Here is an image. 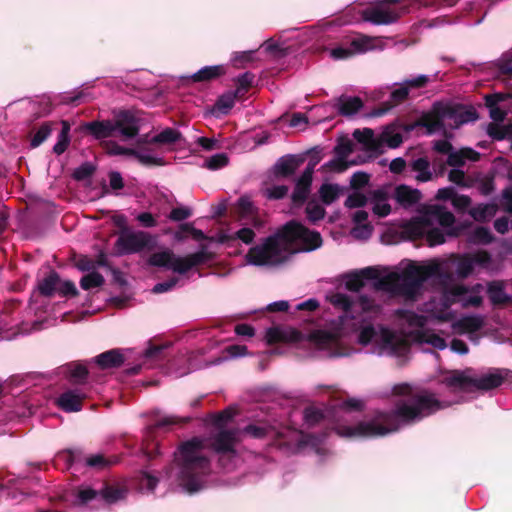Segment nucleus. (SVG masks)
I'll return each mask as SVG.
<instances>
[{"label":"nucleus","mask_w":512,"mask_h":512,"mask_svg":"<svg viewBox=\"0 0 512 512\" xmlns=\"http://www.w3.org/2000/svg\"><path fill=\"white\" fill-rule=\"evenodd\" d=\"M435 267H426L411 262L401 273L392 272L379 280L381 288L392 291L406 298H414L421 290L423 283L432 278Z\"/></svg>","instance_id":"obj_3"},{"label":"nucleus","mask_w":512,"mask_h":512,"mask_svg":"<svg viewBox=\"0 0 512 512\" xmlns=\"http://www.w3.org/2000/svg\"><path fill=\"white\" fill-rule=\"evenodd\" d=\"M246 258L256 266H278L287 262L290 255L281 228L266 237L261 244L251 247Z\"/></svg>","instance_id":"obj_4"},{"label":"nucleus","mask_w":512,"mask_h":512,"mask_svg":"<svg viewBox=\"0 0 512 512\" xmlns=\"http://www.w3.org/2000/svg\"><path fill=\"white\" fill-rule=\"evenodd\" d=\"M57 292L62 297H75L78 295V290L71 280L61 281L57 287Z\"/></svg>","instance_id":"obj_64"},{"label":"nucleus","mask_w":512,"mask_h":512,"mask_svg":"<svg viewBox=\"0 0 512 512\" xmlns=\"http://www.w3.org/2000/svg\"><path fill=\"white\" fill-rule=\"evenodd\" d=\"M379 276L378 271L373 267H366L360 272L351 273L347 276L345 286L351 292H358L364 286V280H374Z\"/></svg>","instance_id":"obj_21"},{"label":"nucleus","mask_w":512,"mask_h":512,"mask_svg":"<svg viewBox=\"0 0 512 512\" xmlns=\"http://www.w3.org/2000/svg\"><path fill=\"white\" fill-rule=\"evenodd\" d=\"M235 100L231 93L221 95L214 104V110L221 114H228L233 108Z\"/></svg>","instance_id":"obj_51"},{"label":"nucleus","mask_w":512,"mask_h":512,"mask_svg":"<svg viewBox=\"0 0 512 512\" xmlns=\"http://www.w3.org/2000/svg\"><path fill=\"white\" fill-rule=\"evenodd\" d=\"M429 246H436L445 242V234L439 229L430 227L427 229L425 236Z\"/></svg>","instance_id":"obj_59"},{"label":"nucleus","mask_w":512,"mask_h":512,"mask_svg":"<svg viewBox=\"0 0 512 512\" xmlns=\"http://www.w3.org/2000/svg\"><path fill=\"white\" fill-rule=\"evenodd\" d=\"M215 257L213 252L207 250L206 245H201L200 250L180 257L176 262L175 272L179 274H185L193 267L206 264L212 261Z\"/></svg>","instance_id":"obj_13"},{"label":"nucleus","mask_w":512,"mask_h":512,"mask_svg":"<svg viewBox=\"0 0 512 512\" xmlns=\"http://www.w3.org/2000/svg\"><path fill=\"white\" fill-rule=\"evenodd\" d=\"M494 237L487 227H476L469 236V241L474 244H490Z\"/></svg>","instance_id":"obj_45"},{"label":"nucleus","mask_w":512,"mask_h":512,"mask_svg":"<svg viewBox=\"0 0 512 512\" xmlns=\"http://www.w3.org/2000/svg\"><path fill=\"white\" fill-rule=\"evenodd\" d=\"M70 366L72 367L70 377L74 379V382L79 384L84 383L89 374L87 367L80 363H72Z\"/></svg>","instance_id":"obj_57"},{"label":"nucleus","mask_w":512,"mask_h":512,"mask_svg":"<svg viewBox=\"0 0 512 512\" xmlns=\"http://www.w3.org/2000/svg\"><path fill=\"white\" fill-rule=\"evenodd\" d=\"M330 302L334 307L340 308L345 312L350 311L353 305V301L351 300V298L343 293H336L332 295L330 298Z\"/></svg>","instance_id":"obj_55"},{"label":"nucleus","mask_w":512,"mask_h":512,"mask_svg":"<svg viewBox=\"0 0 512 512\" xmlns=\"http://www.w3.org/2000/svg\"><path fill=\"white\" fill-rule=\"evenodd\" d=\"M84 128L96 139H104L116 135L113 120L87 122Z\"/></svg>","instance_id":"obj_25"},{"label":"nucleus","mask_w":512,"mask_h":512,"mask_svg":"<svg viewBox=\"0 0 512 512\" xmlns=\"http://www.w3.org/2000/svg\"><path fill=\"white\" fill-rule=\"evenodd\" d=\"M310 339L315 343L319 348H330L336 345L338 338L337 336L329 331L325 330H316L310 335Z\"/></svg>","instance_id":"obj_36"},{"label":"nucleus","mask_w":512,"mask_h":512,"mask_svg":"<svg viewBox=\"0 0 512 512\" xmlns=\"http://www.w3.org/2000/svg\"><path fill=\"white\" fill-rule=\"evenodd\" d=\"M450 261L451 263H454V271L461 279L467 278L474 270L471 255L455 256Z\"/></svg>","instance_id":"obj_32"},{"label":"nucleus","mask_w":512,"mask_h":512,"mask_svg":"<svg viewBox=\"0 0 512 512\" xmlns=\"http://www.w3.org/2000/svg\"><path fill=\"white\" fill-rule=\"evenodd\" d=\"M349 167V163L346 161V159L341 158L339 156H336L335 158L331 159L327 163H325L322 168L325 170L335 171V172H344Z\"/></svg>","instance_id":"obj_63"},{"label":"nucleus","mask_w":512,"mask_h":512,"mask_svg":"<svg viewBox=\"0 0 512 512\" xmlns=\"http://www.w3.org/2000/svg\"><path fill=\"white\" fill-rule=\"evenodd\" d=\"M96 171V166L90 162H85L77 167L72 176L76 181H83L90 178Z\"/></svg>","instance_id":"obj_53"},{"label":"nucleus","mask_w":512,"mask_h":512,"mask_svg":"<svg viewBox=\"0 0 512 512\" xmlns=\"http://www.w3.org/2000/svg\"><path fill=\"white\" fill-rule=\"evenodd\" d=\"M433 226L431 219L424 213L403 226V234L410 240H419L426 236L427 229Z\"/></svg>","instance_id":"obj_15"},{"label":"nucleus","mask_w":512,"mask_h":512,"mask_svg":"<svg viewBox=\"0 0 512 512\" xmlns=\"http://www.w3.org/2000/svg\"><path fill=\"white\" fill-rule=\"evenodd\" d=\"M87 467L93 468L95 470H103L109 467L112 462L106 458L103 454H95L91 456H84L82 463Z\"/></svg>","instance_id":"obj_47"},{"label":"nucleus","mask_w":512,"mask_h":512,"mask_svg":"<svg viewBox=\"0 0 512 512\" xmlns=\"http://www.w3.org/2000/svg\"><path fill=\"white\" fill-rule=\"evenodd\" d=\"M363 101L360 97L340 96L337 100L338 113L342 116H352L363 107Z\"/></svg>","instance_id":"obj_28"},{"label":"nucleus","mask_w":512,"mask_h":512,"mask_svg":"<svg viewBox=\"0 0 512 512\" xmlns=\"http://www.w3.org/2000/svg\"><path fill=\"white\" fill-rule=\"evenodd\" d=\"M228 156L225 153H218L206 160V167L210 170H217L228 164Z\"/></svg>","instance_id":"obj_62"},{"label":"nucleus","mask_w":512,"mask_h":512,"mask_svg":"<svg viewBox=\"0 0 512 512\" xmlns=\"http://www.w3.org/2000/svg\"><path fill=\"white\" fill-rule=\"evenodd\" d=\"M182 138L181 132L174 128H165L157 135L153 136L150 141L152 144L170 145L180 141Z\"/></svg>","instance_id":"obj_38"},{"label":"nucleus","mask_w":512,"mask_h":512,"mask_svg":"<svg viewBox=\"0 0 512 512\" xmlns=\"http://www.w3.org/2000/svg\"><path fill=\"white\" fill-rule=\"evenodd\" d=\"M377 41H379V39L376 37L361 35L360 37L354 38L350 42V46L352 47L355 55L359 53H365L367 51L377 48Z\"/></svg>","instance_id":"obj_39"},{"label":"nucleus","mask_w":512,"mask_h":512,"mask_svg":"<svg viewBox=\"0 0 512 512\" xmlns=\"http://www.w3.org/2000/svg\"><path fill=\"white\" fill-rule=\"evenodd\" d=\"M418 339L437 349H444L447 346L445 339L435 333L418 332Z\"/></svg>","instance_id":"obj_50"},{"label":"nucleus","mask_w":512,"mask_h":512,"mask_svg":"<svg viewBox=\"0 0 512 512\" xmlns=\"http://www.w3.org/2000/svg\"><path fill=\"white\" fill-rule=\"evenodd\" d=\"M126 493L127 491L121 487L107 485L100 491V496L105 502L112 504L124 499Z\"/></svg>","instance_id":"obj_41"},{"label":"nucleus","mask_w":512,"mask_h":512,"mask_svg":"<svg viewBox=\"0 0 512 512\" xmlns=\"http://www.w3.org/2000/svg\"><path fill=\"white\" fill-rule=\"evenodd\" d=\"M486 132L495 141L510 140L512 139V124L499 125L498 123L491 122L488 124Z\"/></svg>","instance_id":"obj_33"},{"label":"nucleus","mask_w":512,"mask_h":512,"mask_svg":"<svg viewBox=\"0 0 512 512\" xmlns=\"http://www.w3.org/2000/svg\"><path fill=\"white\" fill-rule=\"evenodd\" d=\"M95 364L102 370L116 369L125 362V356L118 348L100 353L94 359Z\"/></svg>","instance_id":"obj_19"},{"label":"nucleus","mask_w":512,"mask_h":512,"mask_svg":"<svg viewBox=\"0 0 512 512\" xmlns=\"http://www.w3.org/2000/svg\"><path fill=\"white\" fill-rule=\"evenodd\" d=\"M393 395L402 396L389 411H376L370 420L341 429L343 436L379 437L396 432L401 425H412L445 408L436 395L427 390L414 391L410 384H397L392 389Z\"/></svg>","instance_id":"obj_1"},{"label":"nucleus","mask_w":512,"mask_h":512,"mask_svg":"<svg viewBox=\"0 0 512 512\" xmlns=\"http://www.w3.org/2000/svg\"><path fill=\"white\" fill-rule=\"evenodd\" d=\"M457 326L465 332L474 333L483 326V319L480 316H466L457 322Z\"/></svg>","instance_id":"obj_44"},{"label":"nucleus","mask_w":512,"mask_h":512,"mask_svg":"<svg viewBox=\"0 0 512 512\" xmlns=\"http://www.w3.org/2000/svg\"><path fill=\"white\" fill-rule=\"evenodd\" d=\"M400 1L380 0L374 5L361 10V19L374 25H390L395 23L405 12V9L395 7Z\"/></svg>","instance_id":"obj_6"},{"label":"nucleus","mask_w":512,"mask_h":512,"mask_svg":"<svg viewBox=\"0 0 512 512\" xmlns=\"http://www.w3.org/2000/svg\"><path fill=\"white\" fill-rule=\"evenodd\" d=\"M52 127L50 122L43 123L31 139L30 145L32 148L40 146L51 134Z\"/></svg>","instance_id":"obj_49"},{"label":"nucleus","mask_w":512,"mask_h":512,"mask_svg":"<svg viewBox=\"0 0 512 512\" xmlns=\"http://www.w3.org/2000/svg\"><path fill=\"white\" fill-rule=\"evenodd\" d=\"M444 103L435 102L428 112H424L418 119L417 124L424 127L428 134H432L444 127Z\"/></svg>","instance_id":"obj_14"},{"label":"nucleus","mask_w":512,"mask_h":512,"mask_svg":"<svg viewBox=\"0 0 512 512\" xmlns=\"http://www.w3.org/2000/svg\"><path fill=\"white\" fill-rule=\"evenodd\" d=\"M304 158L299 155L287 154L280 157L269 171L271 181L292 177L303 164Z\"/></svg>","instance_id":"obj_10"},{"label":"nucleus","mask_w":512,"mask_h":512,"mask_svg":"<svg viewBox=\"0 0 512 512\" xmlns=\"http://www.w3.org/2000/svg\"><path fill=\"white\" fill-rule=\"evenodd\" d=\"M203 442L197 437L183 442L174 452L173 462L166 468L175 477L179 485L188 493L199 492L205 487V478L210 473V460L202 454Z\"/></svg>","instance_id":"obj_2"},{"label":"nucleus","mask_w":512,"mask_h":512,"mask_svg":"<svg viewBox=\"0 0 512 512\" xmlns=\"http://www.w3.org/2000/svg\"><path fill=\"white\" fill-rule=\"evenodd\" d=\"M444 110L445 119L453 121V124L450 126L454 129L459 128L463 124L475 122L479 118L477 110L471 105L444 103Z\"/></svg>","instance_id":"obj_11"},{"label":"nucleus","mask_w":512,"mask_h":512,"mask_svg":"<svg viewBox=\"0 0 512 512\" xmlns=\"http://www.w3.org/2000/svg\"><path fill=\"white\" fill-rule=\"evenodd\" d=\"M192 417H179V416H165L157 420L153 425L147 427L143 442L142 451L148 461H152L161 456L160 444L156 440V433L158 429L164 428L170 425H184L189 423Z\"/></svg>","instance_id":"obj_8"},{"label":"nucleus","mask_w":512,"mask_h":512,"mask_svg":"<svg viewBox=\"0 0 512 512\" xmlns=\"http://www.w3.org/2000/svg\"><path fill=\"white\" fill-rule=\"evenodd\" d=\"M86 394L80 390H67L57 398L58 407L64 412H78L82 409Z\"/></svg>","instance_id":"obj_16"},{"label":"nucleus","mask_w":512,"mask_h":512,"mask_svg":"<svg viewBox=\"0 0 512 512\" xmlns=\"http://www.w3.org/2000/svg\"><path fill=\"white\" fill-rule=\"evenodd\" d=\"M398 314L409 324V326L422 328L426 324V318L415 312L399 310Z\"/></svg>","instance_id":"obj_52"},{"label":"nucleus","mask_w":512,"mask_h":512,"mask_svg":"<svg viewBox=\"0 0 512 512\" xmlns=\"http://www.w3.org/2000/svg\"><path fill=\"white\" fill-rule=\"evenodd\" d=\"M310 191V186L296 182L294 190L291 195L292 204L295 207L302 206L307 201Z\"/></svg>","instance_id":"obj_43"},{"label":"nucleus","mask_w":512,"mask_h":512,"mask_svg":"<svg viewBox=\"0 0 512 512\" xmlns=\"http://www.w3.org/2000/svg\"><path fill=\"white\" fill-rule=\"evenodd\" d=\"M233 416V411L228 408L219 413L211 414L210 419L215 427L222 428L233 418Z\"/></svg>","instance_id":"obj_56"},{"label":"nucleus","mask_w":512,"mask_h":512,"mask_svg":"<svg viewBox=\"0 0 512 512\" xmlns=\"http://www.w3.org/2000/svg\"><path fill=\"white\" fill-rule=\"evenodd\" d=\"M136 150L137 149L134 148L123 147L114 141L107 144V153L113 156L124 155L134 157L136 155Z\"/></svg>","instance_id":"obj_58"},{"label":"nucleus","mask_w":512,"mask_h":512,"mask_svg":"<svg viewBox=\"0 0 512 512\" xmlns=\"http://www.w3.org/2000/svg\"><path fill=\"white\" fill-rule=\"evenodd\" d=\"M156 245L153 236L145 231H120L114 244L115 254L118 256L139 253L143 250H152Z\"/></svg>","instance_id":"obj_7"},{"label":"nucleus","mask_w":512,"mask_h":512,"mask_svg":"<svg viewBox=\"0 0 512 512\" xmlns=\"http://www.w3.org/2000/svg\"><path fill=\"white\" fill-rule=\"evenodd\" d=\"M226 72L225 65L205 66L192 74L189 79L194 83H206L219 79Z\"/></svg>","instance_id":"obj_23"},{"label":"nucleus","mask_w":512,"mask_h":512,"mask_svg":"<svg viewBox=\"0 0 512 512\" xmlns=\"http://www.w3.org/2000/svg\"><path fill=\"white\" fill-rule=\"evenodd\" d=\"M411 169L419 174L416 176L417 181L427 182L432 179V173L430 171V162L426 157H420L412 161Z\"/></svg>","instance_id":"obj_37"},{"label":"nucleus","mask_w":512,"mask_h":512,"mask_svg":"<svg viewBox=\"0 0 512 512\" xmlns=\"http://www.w3.org/2000/svg\"><path fill=\"white\" fill-rule=\"evenodd\" d=\"M426 215L437 222L444 228H446V235L450 237H457L461 234L463 229L462 226H455V216L452 212L448 211L445 207L439 205H433L427 208Z\"/></svg>","instance_id":"obj_12"},{"label":"nucleus","mask_w":512,"mask_h":512,"mask_svg":"<svg viewBox=\"0 0 512 512\" xmlns=\"http://www.w3.org/2000/svg\"><path fill=\"white\" fill-rule=\"evenodd\" d=\"M242 432L245 434H248L249 436H251L252 438H255V439H263L268 436L276 435L278 443H279V447L282 448L283 446L286 445V442L282 440V437H283L282 434L275 432L274 428L270 425H266L263 423L249 424L246 427H244Z\"/></svg>","instance_id":"obj_26"},{"label":"nucleus","mask_w":512,"mask_h":512,"mask_svg":"<svg viewBox=\"0 0 512 512\" xmlns=\"http://www.w3.org/2000/svg\"><path fill=\"white\" fill-rule=\"evenodd\" d=\"M454 263H451V261L447 263H440L437 260H432L428 264H426V267H435L436 271L432 275V278H438L441 280L442 283H448L454 280Z\"/></svg>","instance_id":"obj_31"},{"label":"nucleus","mask_w":512,"mask_h":512,"mask_svg":"<svg viewBox=\"0 0 512 512\" xmlns=\"http://www.w3.org/2000/svg\"><path fill=\"white\" fill-rule=\"evenodd\" d=\"M83 459L84 454L81 449H66L55 455L53 465L57 469L67 470L74 464H81Z\"/></svg>","instance_id":"obj_20"},{"label":"nucleus","mask_w":512,"mask_h":512,"mask_svg":"<svg viewBox=\"0 0 512 512\" xmlns=\"http://www.w3.org/2000/svg\"><path fill=\"white\" fill-rule=\"evenodd\" d=\"M497 212V206L495 204H482L473 208L470 211V215L476 221H484L487 218L493 217Z\"/></svg>","instance_id":"obj_46"},{"label":"nucleus","mask_w":512,"mask_h":512,"mask_svg":"<svg viewBox=\"0 0 512 512\" xmlns=\"http://www.w3.org/2000/svg\"><path fill=\"white\" fill-rule=\"evenodd\" d=\"M395 198L401 205L411 206L420 201L421 192L407 185H399L395 189Z\"/></svg>","instance_id":"obj_30"},{"label":"nucleus","mask_w":512,"mask_h":512,"mask_svg":"<svg viewBox=\"0 0 512 512\" xmlns=\"http://www.w3.org/2000/svg\"><path fill=\"white\" fill-rule=\"evenodd\" d=\"M289 188L286 185H274L266 188L264 195L270 200L283 199L288 194Z\"/></svg>","instance_id":"obj_60"},{"label":"nucleus","mask_w":512,"mask_h":512,"mask_svg":"<svg viewBox=\"0 0 512 512\" xmlns=\"http://www.w3.org/2000/svg\"><path fill=\"white\" fill-rule=\"evenodd\" d=\"M343 189L338 184L324 183L319 188V197L325 205L335 202Z\"/></svg>","instance_id":"obj_34"},{"label":"nucleus","mask_w":512,"mask_h":512,"mask_svg":"<svg viewBox=\"0 0 512 512\" xmlns=\"http://www.w3.org/2000/svg\"><path fill=\"white\" fill-rule=\"evenodd\" d=\"M384 144H386L389 148H397L403 142V137L400 133H395L389 128L382 132Z\"/></svg>","instance_id":"obj_61"},{"label":"nucleus","mask_w":512,"mask_h":512,"mask_svg":"<svg viewBox=\"0 0 512 512\" xmlns=\"http://www.w3.org/2000/svg\"><path fill=\"white\" fill-rule=\"evenodd\" d=\"M487 294L490 302L494 306L512 304V296L505 293L503 281L494 280L487 285Z\"/></svg>","instance_id":"obj_24"},{"label":"nucleus","mask_w":512,"mask_h":512,"mask_svg":"<svg viewBox=\"0 0 512 512\" xmlns=\"http://www.w3.org/2000/svg\"><path fill=\"white\" fill-rule=\"evenodd\" d=\"M104 282L105 279L99 272L92 271L81 278L80 287L83 290H90L102 286Z\"/></svg>","instance_id":"obj_48"},{"label":"nucleus","mask_w":512,"mask_h":512,"mask_svg":"<svg viewBox=\"0 0 512 512\" xmlns=\"http://www.w3.org/2000/svg\"><path fill=\"white\" fill-rule=\"evenodd\" d=\"M284 242L289 255L312 252L323 245V239L318 231L310 230L298 221L291 220L281 227Z\"/></svg>","instance_id":"obj_5"},{"label":"nucleus","mask_w":512,"mask_h":512,"mask_svg":"<svg viewBox=\"0 0 512 512\" xmlns=\"http://www.w3.org/2000/svg\"><path fill=\"white\" fill-rule=\"evenodd\" d=\"M305 213L309 222L315 224L316 222L322 220L325 217L326 210L317 201L310 200L307 202Z\"/></svg>","instance_id":"obj_42"},{"label":"nucleus","mask_w":512,"mask_h":512,"mask_svg":"<svg viewBox=\"0 0 512 512\" xmlns=\"http://www.w3.org/2000/svg\"><path fill=\"white\" fill-rule=\"evenodd\" d=\"M180 257L176 256L173 251L167 249L161 252H155L149 257V264L155 267H163L171 269L175 272L176 262Z\"/></svg>","instance_id":"obj_27"},{"label":"nucleus","mask_w":512,"mask_h":512,"mask_svg":"<svg viewBox=\"0 0 512 512\" xmlns=\"http://www.w3.org/2000/svg\"><path fill=\"white\" fill-rule=\"evenodd\" d=\"M61 124H62L61 132L58 135L57 142L53 147V152L57 155H61L62 153H64L70 143V137H69L70 124L68 121H65V120H63L61 122Z\"/></svg>","instance_id":"obj_40"},{"label":"nucleus","mask_w":512,"mask_h":512,"mask_svg":"<svg viewBox=\"0 0 512 512\" xmlns=\"http://www.w3.org/2000/svg\"><path fill=\"white\" fill-rule=\"evenodd\" d=\"M187 234H190L192 238L196 241L208 239L205 233L200 229H196L192 223L180 224L178 230L175 232L174 238L177 241H183L184 239H186Z\"/></svg>","instance_id":"obj_35"},{"label":"nucleus","mask_w":512,"mask_h":512,"mask_svg":"<svg viewBox=\"0 0 512 512\" xmlns=\"http://www.w3.org/2000/svg\"><path fill=\"white\" fill-rule=\"evenodd\" d=\"M304 420L309 426H315L324 419L323 412L315 407H306L304 409Z\"/></svg>","instance_id":"obj_54"},{"label":"nucleus","mask_w":512,"mask_h":512,"mask_svg":"<svg viewBox=\"0 0 512 512\" xmlns=\"http://www.w3.org/2000/svg\"><path fill=\"white\" fill-rule=\"evenodd\" d=\"M236 430H221L213 439L212 446L217 453L235 454V445L237 444Z\"/></svg>","instance_id":"obj_17"},{"label":"nucleus","mask_w":512,"mask_h":512,"mask_svg":"<svg viewBox=\"0 0 512 512\" xmlns=\"http://www.w3.org/2000/svg\"><path fill=\"white\" fill-rule=\"evenodd\" d=\"M506 378V374L499 369H495L480 377L473 378V390L489 391L501 386Z\"/></svg>","instance_id":"obj_18"},{"label":"nucleus","mask_w":512,"mask_h":512,"mask_svg":"<svg viewBox=\"0 0 512 512\" xmlns=\"http://www.w3.org/2000/svg\"><path fill=\"white\" fill-rule=\"evenodd\" d=\"M114 126L116 133L123 141H127L138 136L140 131V119L131 110H120L114 114Z\"/></svg>","instance_id":"obj_9"},{"label":"nucleus","mask_w":512,"mask_h":512,"mask_svg":"<svg viewBox=\"0 0 512 512\" xmlns=\"http://www.w3.org/2000/svg\"><path fill=\"white\" fill-rule=\"evenodd\" d=\"M442 383L448 388L459 389L465 392L473 391V377L465 375L463 371H452L442 379Z\"/></svg>","instance_id":"obj_22"},{"label":"nucleus","mask_w":512,"mask_h":512,"mask_svg":"<svg viewBox=\"0 0 512 512\" xmlns=\"http://www.w3.org/2000/svg\"><path fill=\"white\" fill-rule=\"evenodd\" d=\"M59 284V274L55 270H51L45 278L38 281L37 290L40 295L51 298L55 292H57V287Z\"/></svg>","instance_id":"obj_29"}]
</instances>
